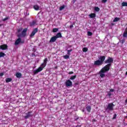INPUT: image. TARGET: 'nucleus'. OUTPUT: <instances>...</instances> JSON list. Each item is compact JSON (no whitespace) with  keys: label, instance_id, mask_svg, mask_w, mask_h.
Here are the masks:
<instances>
[{"label":"nucleus","instance_id":"obj_1","mask_svg":"<svg viewBox=\"0 0 127 127\" xmlns=\"http://www.w3.org/2000/svg\"><path fill=\"white\" fill-rule=\"evenodd\" d=\"M107 64L104 67H103L99 71V74L101 78H104L106 76L105 73L110 71L111 67H112V63L114 62V59L109 57L106 60V56H102L99 58V60L94 62V65L95 66H101L102 64Z\"/></svg>","mask_w":127,"mask_h":127},{"label":"nucleus","instance_id":"obj_2","mask_svg":"<svg viewBox=\"0 0 127 127\" xmlns=\"http://www.w3.org/2000/svg\"><path fill=\"white\" fill-rule=\"evenodd\" d=\"M48 61V59L47 58H46L43 63L41 64L40 67H39L37 69L33 71V73L34 75H36V74H38L39 72H41L45 67H46V65H47V62Z\"/></svg>","mask_w":127,"mask_h":127},{"label":"nucleus","instance_id":"obj_3","mask_svg":"<svg viewBox=\"0 0 127 127\" xmlns=\"http://www.w3.org/2000/svg\"><path fill=\"white\" fill-rule=\"evenodd\" d=\"M114 107H115V105H114V103H109L108 104L106 111H114Z\"/></svg>","mask_w":127,"mask_h":127},{"label":"nucleus","instance_id":"obj_4","mask_svg":"<svg viewBox=\"0 0 127 127\" xmlns=\"http://www.w3.org/2000/svg\"><path fill=\"white\" fill-rule=\"evenodd\" d=\"M25 116H24L25 120H27V119H29V118H32L33 117V114L32 113V111L28 112L25 113Z\"/></svg>","mask_w":127,"mask_h":127},{"label":"nucleus","instance_id":"obj_5","mask_svg":"<svg viewBox=\"0 0 127 127\" xmlns=\"http://www.w3.org/2000/svg\"><path fill=\"white\" fill-rule=\"evenodd\" d=\"M27 28H24L21 32L22 37H25L27 34Z\"/></svg>","mask_w":127,"mask_h":127},{"label":"nucleus","instance_id":"obj_6","mask_svg":"<svg viewBox=\"0 0 127 127\" xmlns=\"http://www.w3.org/2000/svg\"><path fill=\"white\" fill-rule=\"evenodd\" d=\"M19 43H22L23 44L24 43V41H21V38H18L15 42L14 44L15 45H18Z\"/></svg>","mask_w":127,"mask_h":127},{"label":"nucleus","instance_id":"obj_7","mask_svg":"<svg viewBox=\"0 0 127 127\" xmlns=\"http://www.w3.org/2000/svg\"><path fill=\"white\" fill-rule=\"evenodd\" d=\"M38 31V28H36L34 29L32 33H31L30 36V37H33L35 35V33H36Z\"/></svg>","mask_w":127,"mask_h":127},{"label":"nucleus","instance_id":"obj_8","mask_svg":"<svg viewBox=\"0 0 127 127\" xmlns=\"http://www.w3.org/2000/svg\"><path fill=\"white\" fill-rule=\"evenodd\" d=\"M65 85L66 87H72V83L71 80L68 79L65 82Z\"/></svg>","mask_w":127,"mask_h":127},{"label":"nucleus","instance_id":"obj_9","mask_svg":"<svg viewBox=\"0 0 127 127\" xmlns=\"http://www.w3.org/2000/svg\"><path fill=\"white\" fill-rule=\"evenodd\" d=\"M7 45L3 44L0 46V49L1 50H6V49H7Z\"/></svg>","mask_w":127,"mask_h":127},{"label":"nucleus","instance_id":"obj_10","mask_svg":"<svg viewBox=\"0 0 127 127\" xmlns=\"http://www.w3.org/2000/svg\"><path fill=\"white\" fill-rule=\"evenodd\" d=\"M57 39V38L55 36L54 37H52L50 40V42H55Z\"/></svg>","mask_w":127,"mask_h":127},{"label":"nucleus","instance_id":"obj_11","mask_svg":"<svg viewBox=\"0 0 127 127\" xmlns=\"http://www.w3.org/2000/svg\"><path fill=\"white\" fill-rule=\"evenodd\" d=\"M92 110V108L91 106H88L86 107V110L88 113H91V110Z\"/></svg>","mask_w":127,"mask_h":127},{"label":"nucleus","instance_id":"obj_12","mask_svg":"<svg viewBox=\"0 0 127 127\" xmlns=\"http://www.w3.org/2000/svg\"><path fill=\"white\" fill-rule=\"evenodd\" d=\"M55 36L56 37H57V39L61 38V37H62V34L60 32H59V33H58L56 36Z\"/></svg>","mask_w":127,"mask_h":127},{"label":"nucleus","instance_id":"obj_13","mask_svg":"<svg viewBox=\"0 0 127 127\" xmlns=\"http://www.w3.org/2000/svg\"><path fill=\"white\" fill-rule=\"evenodd\" d=\"M89 16H90V18H94V17H96V13H91L89 14Z\"/></svg>","mask_w":127,"mask_h":127},{"label":"nucleus","instance_id":"obj_14","mask_svg":"<svg viewBox=\"0 0 127 127\" xmlns=\"http://www.w3.org/2000/svg\"><path fill=\"white\" fill-rule=\"evenodd\" d=\"M36 23V20H33L32 22H30V26H34V25Z\"/></svg>","mask_w":127,"mask_h":127},{"label":"nucleus","instance_id":"obj_15","mask_svg":"<svg viewBox=\"0 0 127 127\" xmlns=\"http://www.w3.org/2000/svg\"><path fill=\"white\" fill-rule=\"evenodd\" d=\"M21 76H22V74H21L20 72H17L16 73V76L17 78H20Z\"/></svg>","mask_w":127,"mask_h":127},{"label":"nucleus","instance_id":"obj_16","mask_svg":"<svg viewBox=\"0 0 127 127\" xmlns=\"http://www.w3.org/2000/svg\"><path fill=\"white\" fill-rule=\"evenodd\" d=\"M12 81V79L11 78H6L5 79L6 83H9V82H11Z\"/></svg>","mask_w":127,"mask_h":127},{"label":"nucleus","instance_id":"obj_17","mask_svg":"<svg viewBox=\"0 0 127 127\" xmlns=\"http://www.w3.org/2000/svg\"><path fill=\"white\" fill-rule=\"evenodd\" d=\"M33 8L35 10H38L39 9V6H38V5H35L33 6Z\"/></svg>","mask_w":127,"mask_h":127},{"label":"nucleus","instance_id":"obj_18","mask_svg":"<svg viewBox=\"0 0 127 127\" xmlns=\"http://www.w3.org/2000/svg\"><path fill=\"white\" fill-rule=\"evenodd\" d=\"M123 37H127V30L126 29H125L124 33H123Z\"/></svg>","mask_w":127,"mask_h":127},{"label":"nucleus","instance_id":"obj_19","mask_svg":"<svg viewBox=\"0 0 127 127\" xmlns=\"http://www.w3.org/2000/svg\"><path fill=\"white\" fill-rule=\"evenodd\" d=\"M121 19L119 17H115L113 20V22H117V21H119Z\"/></svg>","mask_w":127,"mask_h":127},{"label":"nucleus","instance_id":"obj_20","mask_svg":"<svg viewBox=\"0 0 127 127\" xmlns=\"http://www.w3.org/2000/svg\"><path fill=\"white\" fill-rule=\"evenodd\" d=\"M4 56H5V54H4V53L0 52V57H4Z\"/></svg>","mask_w":127,"mask_h":127},{"label":"nucleus","instance_id":"obj_21","mask_svg":"<svg viewBox=\"0 0 127 127\" xmlns=\"http://www.w3.org/2000/svg\"><path fill=\"white\" fill-rule=\"evenodd\" d=\"M76 77H77V76L75 75H73L71 77H70V80H75V79H76Z\"/></svg>","mask_w":127,"mask_h":127},{"label":"nucleus","instance_id":"obj_22","mask_svg":"<svg viewBox=\"0 0 127 127\" xmlns=\"http://www.w3.org/2000/svg\"><path fill=\"white\" fill-rule=\"evenodd\" d=\"M122 6H127V2H123L122 3Z\"/></svg>","mask_w":127,"mask_h":127},{"label":"nucleus","instance_id":"obj_23","mask_svg":"<svg viewBox=\"0 0 127 127\" xmlns=\"http://www.w3.org/2000/svg\"><path fill=\"white\" fill-rule=\"evenodd\" d=\"M82 51L83 52H87V51H88V48H86V47L83 48L82 49Z\"/></svg>","mask_w":127,"mask_h":127},{"label":"nucleus","instance_id":"obj_24","mask_svg":"<svg viewBox=\"0 0 127 127\" xmlns=\"http://www.w3.org/2000/svg\"><path fill=\"white\" fill-rule=\"evenodd\" d=\"M94 10H95V11H100V8H99V7H95L94 8Z\"/></svg>","mask_w":127,"mask_h":127},{"label":"nucleus","instance_id":"obj_25","mask_svg":"<svg viewBox=\"0 0 127 127\" xmlns=\"http://www.w3.org/2000/svg\"><path fill=\"white\" fill-rule=\"evenodd\" d=\"M58 30H59V29L58 28H54L53 29V32H57V31H58Z\"/></svg>","mask_w":127,"mask_h":127},{"label":"nucleus","instance_id":"obj_26","mask_svg":"<svg viewBox=\"0 0 127 127\" xmlns=\"http://www.w3.org/2000/svg\"><path fill=\"white\" fill-rule=\"evenodd\" d=\"M87 35L88 36H92V35H93V33L91 32L88 31L87 32Z\"/></svg>","mask_w":127,"mask_h":127},{"label":"nucleus","instance_id":"obj_27","mask_svg":"<svg viewBox=\"0 0 127 127\" xmlns=\"http://www.w3.org/2000/svg\"><path fill=\"white\" fill-rule=\"evenodd\" d=\"M64 8H65V5H63L60 7V10H63Z\"/></svg>","mask_w":127,"mask_h":127},{"label":"nucleus","instance_id":"obj_28","mask_svg":"<svg viewBox=\"0 0 127 127\" xmlns=\"http://www.w3.org/2000/svg\"><path fill=\"white\" fill-rule=\"evenodd\" d=\"M64 59H69V55H65V56H64Z\"/></svg>","mask_w":127,"mask_h":127},{"label":"nucleus","instance_id":"obj_29","mask_svg":"<svg viewBox=\"0 0 127 127\" xmlns=\"http://www.w3.org/2000/svg\"><path fill=\"white\" fill-rule=\"evenodd\" d=\"M72 51H73L72 49L67 50V55H70V52H72Z\"/></svg>","mask_w":127,"mask_h":127},{"label":"nucleus","instance_id":"obj_30","mask_svg":"<svg viewBox=\"0 0 127 127\" xmlns=\"http://www.w3.org/2000/svg\"><path fill=\"white\" fill-rule=\"evenodd\" d=\"M22 28H19V29H17V32L18 33H19V32H20L21 31H22Z\"/></svg>","mask_w":127,"mask_h":127},{"label":"nucleus","instance_id":"obj_31","mask_svg":"<svg viewBox=\"0 0 127 127\" xmlns=\"http://www.w3.org/2000/svg\"><path fill=\"white\" fill-rule=\"evenodd\" d=\"M7 19H9V17H7L4 18V19H2L3 21H5L6 20H7Z\"/></svg>","mask_w":127,"mask_h":127},{"label":"nucleus","instance_id":"obj_32","mask_svg":"<svg viewBox=\"0 0 127 127\" xmlns=\"http://www.w3.org/2000/svg\"><path fill=\"white\" fill-rule=\"evenodd\" d=\"M115 119H117V114H114L113 116V120H115Z\"/></svg>","mask_w":127,"mask_h":127},{"label":"nucleus","instance_id":"obj_33","mask_svg":"<svg viewBox=\"0 0 127 127\" xmlns=\"http://www.w3.org/2000/svg\"><path fill=\"white\" fill-rule=\"evenodd\" d=\"M108 96H109V98H111V96H112V93H111V92H108Z\"/></svg>","mask_w":127,"mask_h":127},{"label":"nucleus","instance_id":"obj_34","mask_svg":"<svg viewBox=\"0 0 127 127\" xmlns=\"http://www.w3.org/2000/svg\"><path fill=\"white\" fill-rule=\"evenodd\" d=\"M108 1V0H102V1L103 3H105L106 2H107V1Z\"/></svg>","mask_w":127,"mask_h":127},{"label":"nucleus","instance_id":"obj_35","mask_svg":"<svg viewBox=\"0 0 127 127\" xmlns=\"http://www.w3.org/2000/svg\"><path fill=\"white\" fill-rule=\"evenodd\" d=\"M74 24H73L72 25H71L69 27H70V28L71 29H72V28L74 27V26H73Z\"/></svg>","mask_w":127,"mask_h":127},{"label":"nucleus","instance_id":"obj_36","mask_svg":"<svg viewBox=\"0 0 127 127\" xmlns=\"http://www.w3.org/2000/svg\"><path fill=\"white\" fill-rule=\"evenodd\" d=\"M68 74H69V75H71V74H74V72H73V71H70V72H68Z\"/></svg>","mask_w":127,"mask_h":127},{"label":"nucleus","instance_id":"obj_37","mask_svg":"<svg viewBox=\"0 0 127 127\" xmlns=\"http://www.w3.org/2000/svg\"><path fill=\"white\" fill-rule=\"evenodd\" d=\"M3 75H4L3 72L0 73V77H2V76H3Z\"/></svg>","mask_w":127,"mask_h":127},{"label":"nucleus","instance_id":"obj_38","mask_svg":"<svg viewBox=\"0 0 127 127\" xmlns=\"http://www.w3.org/2000/svg\"><path fill=\"white\" fill-rule=\"evenodd\" d=\"M76 2V0H72V3H75Z\"/></svg>","mask_w":127,"mask_h":127},{"label":"nucleus","instance_id":"obj_39","mask_svg":"<svg viewBox=\"0 0 127 127\" xmlns=\"http://www.w3.org/2000/svg\"><path fill=\"white\" fill-rule=\"evenodd\" d=\"M114 91H115V90H114L113 89H110V92H114Z\"/></svg>","mask_w":127,"mask_h":127},{"label":"nucleus","instance_id":"obj_40","mask_svg":"<svg viewBox=\"0 0 127 127\" xmlns=\"http://www.w3.org/2000/svg\"><path fill=\"white\" fill-rule=\"evenodd\" d=\"M82 127L81 125H77L75 127Z\"/></svg>","mask_w":127,"mask_h":127},{"label":"nucleus","instance_id":"obj_41","mask_svg":"<svg viewBox=\"0 0 127 127\" xmlns=\"http://www.w3.org/2000/svg\"><path fill=\"white\" fill-rule=\"evenodd\" d=\"M111 25H112V26H114V25H115V23H111Z\"/></svg>","mask_w":127,"mask_h":127},{"label":"nucleus","instance_id":"obj_42","mask_svg":"<svg viewBox=\"0 0 127 127\" xmlns=\"http://www.w3.org/2000/svg\"><path fill=\"white\" fill-rule=\"evenodd\" d=\"M32 56H35V54L32 53Z\"/></svg>","mask_w":127,"mask_h":127},{"label":"nucleus","instance_id":"obj_43","mask_svg":"<svg viewBox=\"0 0 127 127\" xmlns=\"http://www.w3.org/2000/svg\"><path fill=\"white\" fill-rule=\"evenodd\" d=\"M36 51L35 50V49H33V52L34 53V52H35Z\"/></svg>","mask_w":127,"mask_h":127},{"label":"nucleus","instance_id":"obj_44","mask_svg":"<svg viewBox=\"0 0 127 127\" xmlns=\"http://www.w3.org/2000/svg\"><path fill=\"white\" fill-rule=\"evenodd\" d=\"M121 42H122V43H124V42H125V41L124 40H122V41H121Z\"/></svg>","mask_w":127,"mask_h":127},{"label":"nucleus","instance_id":"obj_45","mask_svg":"<svg viewBox=\"0 0 127 127\" xmlns=\"http://www.w3.org/2000/svg\"><path fill=\"white\" fill-rule=\"evenodd\" d=\"M82 112L83 113H84V112H85V110H82Z\"/></svg>","mask_w":127,"mask_h":127},{"label":"nucleus","instance_id":"obj_46","mask_svg":"<svg viewBox=\"0 0 127 127\" xmlns=\"http://www.w3.org/2000/svg\"><path fill=\"white\" fill-rule=\"evenodd\" d=\"M79 119V118H76L75 120V121H77V120H78Z\"/></svg>","mask_w":127,"mask_h":127},{"label":"nucleus","instance_id":"obj_47","mask_svg":"<svg viewBox=\"0 0 127 127\" xmlns=\"http://www.w3.org/2000/svg\"><path fill=\"white\" fill-rule=\"evenodd\" d=\"M17 37H20V35H18Z\"/></svg>","mask_w":127,"mask_h":127},{"label":"nucleus","instance_id":"obj_48","mask_svg":"<svg viewBox=\"0 0 127 127\" xmlns=\"http://www.w3.org/2000/svg\"><path fill=\"white\" fill-rule=\"evenodd\" d=\"M2 26V24H0V27Z\"/></svg>","mask_w":127,"mask_h":127},{"label":"nucleus","instance_id":"obj_49","mask_svg":"<svg viewBox=\"0 0 127 127\" xmlns=\"http://www.w3.org/2000/svg\"><path fill=\"white\" fill-rule=\"evenodd\" d=\"M94 122H96V120L95 119H93Z\"/></svg>","mask_w":127,"mask_h":127},{"label":"nucleus","instance_id":"obj_50","mask_svg":"<svg viewBox=\"0 0 127 127\" xmlns=\"http://www.w3.org/2000/svg\"><path fill=\"white\" fill-rule=\"evenodd\" d=\"M126 119H127V116H126V117H125Z\"/></svg>","mask_w":127,"mask_h":127}]
</instances>
